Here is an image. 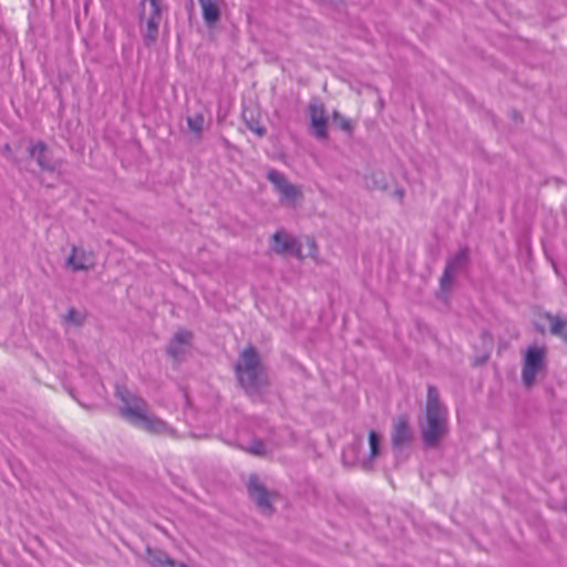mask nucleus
<instances>
[{"instance_id":"obj_8","label":"nucleus","mask_w":567,"mask_h":567,"mask_svg":"<svg viewBox=\"0 0 567 567\" xmlns=\"http://www.w3.org/2000/svg\"><path fill=\"white\" fill-rule=\"evenodd\" d=\"M192 332L185 329L177 330L167 347V354L177 362L182 361L192 348Z\"/></svg>"},{"instance_id":"obj_4","label":"nucleus","mask_w":567,"mask_h":567,"mask_svg":"<svg viewBox=\"0 0 567 567\" xmlns=\"http://www.w3.org/2000/svg\"><path fill=\"white\" fill-rule=\"evenodd\" d=\"M546 367V350L542 347L529 346L523 360L522 379L526 388L534 385L536 378Z\"/></svg>"},{"instance_id":"obj_21","label":"nucleus","mask_w":567,"mask_h":567,"mask_svg":"<svg viewBox=\"0 0 567 567\" xmlns=\"http://www.w3.org/2000/svg\"><path fill=\"white\" fill-rule=\"evenodd\" d=\"M333 120L341 126L343 131L351 132L352 125L350 120L343 117L339 112H333Z\"/></svg>"},{"instance_id":"obj_19","label":"nucleus","mask_w":567,"mask_h":567,"mask_svg":"<svg viewBox=\"0 0 567 567\" xmlns=\"http://www.w3.org/2000/svg\"><path fill=\"white\" fill-rule=\"evenodd\" d=\"M187 125L192 132L200 134L204 126V116L202 114H196L187 117Z\"/></svg>"},{"instance_id":"obj_17","label":"nucleus","mask_w":567,"mask_h":567,"mask_svg":"<svg viewBox=\"0 0 567 567\" xmlns=\"http://www.w3.org/2000/svg\"><path fill=\"white\" fill-rule=\"evenodd\" d=\"M381 435L374 431L371 430L369 432V445H370V457L375 458L380 455L381 452Z\"/></svg>"},{"instance_id":"obj_6","label":"nucleus","mask_w":567,"mask_h":567,"mask_svg":"<svg viewBox=\"0 0 567 567\" xmlns=\"http://www.w3.org/2000/svg\"><path fill=\"white\" fill-rule=\"evenodd\" d=\"M162 13L163 2H150L148 17L145 20V24L142 23L141 25V32L146 45H151L157 40Z\"/></svg>"},{"instance_id":"obj_22","label":"nucleus","mask_w":567,"mask_h":567,"mask_svg":"<svg viewBox=\"0 0 567 567\" xmlns=\"http://www.w3.org/2000/svg\"><path fill=\"white\" fill-rule=\"evenodd\" d=\"M249 452L255 455H262L266 453V447L261 441H255L250 446Z\"/></svg>"},{"instance_id":"obj_15","label":"nucleus","mask_w":567,"mask_h":567,"mask_svg":"<svg viewBox=\"0 0 567 567\" xmlns=\"http://www.w3.org/2000/svg\"><path fill=\"white\" fill-rule=\"evenodd\" d=\"M203 18L208 27H213L220 17V9L218 2H202Z\"/></svg>"},{"instance_id":"obj_2","label":"nucleus","mask_w":567,"mask_h":567,"mask_svg":"<svg viewBox=\"0 0 567 567\" xmlns=\"http://www.w3.org/2000/svg\"><path fill=\"white\" fill-rule=\"evenodd\" d=\"M425 424L421 426L422 439L427 447L437 445L447 430V411L440 402L439 390L427 386Z\"/></svg>"},{"instance_id":"obj_20","label":"nucleus","mask_w":567,"mask_h":567,"mask_svg":"<svg viewBox=\"0 0 567 567\" xmlns=\"http://www.w3.org/2000/svg\"><path fill=\"white\" fill-rule=\"evenodd\" d=\"M308 111H309L310 122H313V118L327 117L326 110L322 104H310Z\"/></svg>"},{"instance_id":"obj_12","label":"nucleus","mask_w":567,"mask_h":567,"mask_svg":"<svg viewBox=\"0 0 567 567\" xmlns=\"http://www.w3.org/2000/svg\"><path fill=\"white\" fill-rule=\"evenodd\" d=\"M66 262L74 271H80L93 268L96 260L92 251L73 246Z\"/></svg>"},{"instance_id":"obj_9","label":"nucleus","mask_w":567,"mask_h":567,"mask_svg":"<svg viewBox=\"0 0 567 567\" xmlns=\"http://www.w3.org/2000/svg\"><path fill=\"white\" fill-rule=\"evenodd\" d=\"M248 493L250 498L257 504L258 508L266 515L272 513L270 494L259 482L256 475H251L248 482Z\"/></svg>"},{"instance_id":"obj_25","label":"nucleus","mask_w":567,"mask_h":567,"mask_svg":"<svg viewBox=\"0 0 567 567\" xmlns=\"http://www.w3.org/2000/svg\"><path fill=\"white\" fill-rule=\"evenodd\" d=\"M308 244H309V247H310L311 251L316 249V245H315L313 240H308Z\"/></svg>"},{"instance_id":"obj_3","label":"nucleus","mask_w":567,"mask_h":567,"mask_svg":"<svg viewBox=\"0 0 567 567\" xmlns=\"http://www.w3.org/2000/svg\"><path fill=\"white\" fill-rule=\"evenodd\" d=\"M235 371L240 385L249 393L257 392L261 384L260 359L255 348L248 347L239 357Z\"/></svg>"},{"instance_id":"obj_13","label":"nucleus","mask_w":567,"mask_h":567,"mask_svg":"<svg viewBox=\"0 0 567 567\" xmlns=\"http://www.w3.org/2000/svg\"><path fill=\"white\" fill-rule=\"evenodd\" d=\"M412 439V432L405 417L400 416L393 423L392 429V445L394 449H401L402 446L410 443Z\"/></svg>"},{"instance_id":"obj_11","label":"nucleus","mask_w":567,"mask_h":567,"mask_svg":"<svg viewBox=\"0 0 567 567\" xmlns=\"http://www.w3.org/2000/svg\"><path fill=\"white\" fill-rule=\"evenodd\" d=\"M30 156L38 163L42 171L54 172L56 164L52 158L48 145L43 141H38L29 147Z\"/></svg>"},{"instance_id":"obj_7","label":"nucleus","mask_w":567,"mask_h":567,"mask_svg":"<svg viewBox=\"0 0 567 567\" xmlns=\"http://www.w3.org/2000/svg\"><path fill=\"white\" fill-rule=\"evenodd\" d=\"M468 260V249L461 248L455 255L451 256L445 265L443 275L440 280L441 288L447 290L455 275L465 267Z\"/></svg>"},{"instance_id":"obj_23","label":"nucleus","mask_w":567,"mask_h":567,"mask_svg":"<svg viewBox=\"0 0 567 567\" xmlns=\"http://www.w3.org/2000/svg\"><path fill=\"white\" fill-rule=\"evenodd\" d=\"M374 186L378 187V188H382L383 189V188L386 187V184H385L384 181H380V182L374 181Z\"/></svg>"},{"instance_id":"obj_18","label":"nucleus","mask_w":567,"mask_h":567,"mask_svg":"<svg viewBox=\"0 0 567 567\" xmlns=\"http://www.w3.org/2000/svg\"><path fill=\"white\" fill-rule=\"evenodd\" d=\"M84 319L85 317L81 311L70 308L64 317V322L69 326L80 327L83 324Z\"/></svg>"},{"instance_id":"obj_24","label":"nucleus","mask_w":567,"mask_h":567,"mask_svg":"<svg viewBox=\"0 0 567 567\" xmlns=\"http://www.w3.org/2000/svg\"><path fill=\"white\" fill-rule=\"evenodd\" d=\"M256 133L261 136L266 133V130L262 127H258V128H256Z\"/></svg>"},{"instance_id":"obj_5","label":"nucleus","mask_w":567,"mask_h":567,"mask_svg":"<svg viewBox=\"0 0 567 567\" xmlns=\"http://www.w3.org/2000/svg\"><path fill=\"white\" fill-rule=\"evenodd\" d=\"M267 178L279 194L280 203L288 207H296L297 202L302 197L301 189L288 182L286 176L276 169H270Z\"/></svg>"},{"instance_id":"obj_14","label":"nucleus","mask_w":567,"mask_h":567,"mask_svg":"<svg viewBox=\"0 0 567 567\" xmlns=\"http://www.w3.org/2000/svg\"><path fill=\"white\" fill-rule=\"evenodd\" d=\"M150 561L153 567H188L185 564H177L171 559L166 554L161 551L148 550Z\"/></svg>"},{"instance_id":"obj_10","label":"nucleus","mask_w":567,"mask_h":567,"mask_svg":"<svg viewBox=\"0 0 567 567\" xmlns=\"http://www.w3.org/2000/svg\"><path fill=\"white\" fill-rule=\"evenodd\" d=\"M271 239V248L275 252L295 255L299 259H302L301 248L298 241L285 231H276Z\"/></svg>"},{"instance_id":"obj_26","label":"nucleus","mask_w":567,"mask_h":567,"mask_svg":"<svg viewBox=\"0 0 567 567\" xmlns=\"http://www.w3.org/2000/svg\"><path fill=\"white\" fill-rule=\"evenodd\" d=\"M396 193H398V195H399L400 197H402V196H403V190H398Z\"/></svg>"},{"instance_id":"obj_1","label":"nucleus","mask_w":567,"mask_h":567,"mask_svg":"<svg viewBox=\"0 0 567 567\" xmlns=\"http://www.w3.org/2000/svg\"><path fill=\"white\" fill-rule=\"evenodd\" d=\"M116 396L122 402L121 415L132 425L152 434H172L171 426L148 411L147 402L126 388L117 386Z\"/></svg>"},{"instance_id":"obj_16","label":"nucleus","mask_w":567,"mask_h":567,"mask_svg":"<svg viewBox=\"0 0 567 567\" xmlns=\"http://www.w3.org/2000/svg\"><path fill=\"white\" fill-rule=\"evenodd\" d=\"M313 134L319 140H324L328 136V118H313V122H310Z\"/></svg>"}]
</instances>
